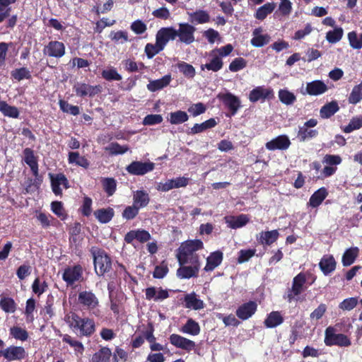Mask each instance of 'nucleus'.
Returning <instances> with one entry per match:
<instances>
[{
  "instance_id": "f257e3e1",
  "label": "nucleus",
  "mask_w": 362,
  "mask_h": 362,
  "mask_svg": "<svg viewBox=\"0 0 362 362\" xmlns=\"http://www.w3.org/2000/svg\"><path fill=\"white\" fill-rule=\"evenodd\" d=\"M64 320L72 331L80 337H90L95 332L93 319L81 317L74 313L65 315Z\"/></svg>"
},
{
  "instance_id": "f03ea898",
  "label": "nucleus",
  "mask_w": 362,
  "mask_h": 362,
  "mask_svg": "<svg viewBox=\"0 0 362 362\" xmlns=\"http://www.w3.org/2000/svg\"><path fill=\"white\" fill-rule=\"evenodd\" d=\"M203 248V243L200 240L186 241L180 246L177 254L179 264L183 265L188 262H197L199 261V256L196 251Z\"/></svg>"
},
{
  "instance_id": "7ed1b4c3",
  "label": "nucleus",
  "mask_w": 362,
  "mask_h": 362,
  "mask_svg": "<svg viewBox=\"0 0 362 362\" xmlns=\"http://www.w3.org/2000/svg\"><path fill=\"white\" fill-rule=\"evenodd\" d=\"M90 252L93 258L94 268L96 274L99 276L104 275L108 272L112 266L110 257L102 249L93 247Z\"/></svg>"
},
{
  "instance_id": "20e7f679",
  "label": "nucleus",
  "mask_w": 362,
  "mask_h": 362,
  "mask_svg": "<svg viewBox=\"0 0 362 362\" xmlns=\"http://www.w3.org/2000/svg\"><path fill=\"white\" fill-rule=\"evenodd\" d=\"M325 343L327 346H349L350 339L343 334H336L333 327H328L325 330Z\"/></svg>"
},
{
  "instance_id": "39448f33",
  "label": "nucleus",
  "mask_w": 362,
  "mask_h": 362,
  "mask_svg": "<svg viewBox=\"0 0 362 362\" xmlns=\"http://www.w3.org/2000/svg\"><path fill=\"white\" fill-rule=\"evenodd\" d=\"M317 124V120L312 118L305 122L303 125L298 127L297 137L300 141L304 142L315 138L318 135V131L313 129Z\"/></svg>"
},
{
  "instance_id": "423d86ee",
  "label": "nucleus",
  "mask_w": 362,
  "mask_h": 362,
  "mask_svg": "<svg viewBox=\"0 0 362 362\" xmlns=\"http://www.w3.org/2000/svg\"><path fill=\"white\" fill-rule=\"evenodd\" d=\"M195 27L187 23H179V28L177 30V37L180 42L185 45H190L194 42Z\"/></svg>"
},
{
  "instance_id": "0eeeda50",
  "label": "nucleus",
  "mask_w": 362,
  "mask_h": 362,
  "mask_svg": "<svg viewBox=\"0 0 362 362\" xmlns=\"http://www.w3.org/2000/svg\"><path fill=\"white\" fill-rule=\"evenodd\" d=\"M155 164L152 162L133 161L127 166L126 170L131 175H144L153 170Z\"/></svg>"
},
{
  "instance_id": "6e6552de",
  "label": "nucleus",
  "mask_w": 362,
  "mask_h": 362,
  "mask_svg": "<svg viewBox=\"0 0 362 362\" xmlns=\"http://www.w3.org/2000/svg\"><path fill=\"white\" fill-rule=\"evenodd\" d=\"M217 97L229 109L232 115H235L241 106L240 98L230 92L221 93Z\"/></svg>"
},
{
  "instance_id": "1a4fd4ad",
  "label": "nucleus",
  "mask_w": 362,
  "mask_h": 362,
  "mask_svg": "<svg viewBox=\"0 0 362 362\" xmlns=\"http://www.w3.org/2000/svg\"><path fill=\"white\" fill-rule=\"evenodd\" d=\"M62 279L69 286L73 285L75 282L81 281L83 279L81 266L74 265L67 267L64 269Z\"/></svg>"
},
{
  "instance_id": "9d476101",
  "label": "nucleus",
  "mask_w": 362,
  "mask_h": 362,
  "mask_svg": "<svg viewBox=\"0 0 362 362\" xmlns=\"http://www.w3.org/2000/svg\"><path fill=\"white\" fill-rule=\"evenodd\" d=\"M274 92L271 88L264 86H257L253 88L249 94V100L252 103L264 101L267 99L273 98Z\"/></svg>"
},
{
  "instance_id": "9b49d317",
  "label": "nucleus",
  "mask_w": 362,
  "mask_h": 362,
  "mask_svg": "<svg viewBox=\"0 0 362 362\" xmlns=\"http://www.w3.org/2000/svg\"><path fill=\"white\" fill-rule=\"evenodd\" d=\"M78 303L83 308L91 310L95 309L99 304L96 296L91 291H83L78 293Z\"/></svg>"
},
{
  "instance_id": "f8f14e48",
  "label": "nucleus",
  "mask_w": 362,
  "mask_h": 362,
  "mask_svg": "<svg viewBox=\"0 0 362 362\" xmlns=\"http://www.w3.org/2000/svg\"><path fill=\"white\" fill-rule=\"evenodd\" d=\"M43 53L49 57L61 58L65 54V46L59 41H50L43 49Z\"/></svg>"
},
{
  "instance_id": "ddd939ff",
  "label": "nucleus",
  "mask_w": 362,
  "mask_h": 362,
  "mask_svg": "<svg viewBox=\"0 0 362 362\" xmlns=\"http://www.w3.org/2000/svg\"><path fill=\"white\" fill-rule=\"evenodd\" d=\"M169 340L174 346L187 351H191L196 346L194 341L176 334H171Z\"/></svg>"
},
{
  "instance_id": "4468645a",
  "label": "nucleus",
  "mask_w": 362,
  "mask_h": 362,
  "mask_svg": "<svg viewBox=\"0 0 362 362\" xmlns=\"http://www.w3.org/2000/svg\"><path fill=\"white\" fill-rule=\"evenodd\" d=\"M51 185L53 192L55 195H62L63 189L69 187V182L63 174H57L55 175L49 174Z\"/></svg>"
},
{
  "instance_id": "2eb2a0df",
  "label": "nucleus",
  "mask_w": 362,
  "mask_h": 362,
  "mask_svg": "<svg viewBox=\"0 0 362 362\" xmlns=\"http://www.w3.org/2000/svg\"><path fill=\"white\" fill-rule=\"evenodd\" d=\"M26 356L23 346H10L4 349V357L8 361H21Z\"/></svg>"
},
{
  "instance_id": "dca6fc26",
  "label": "nucleus",
  "mask_w": 362,
  "mask_h": 362,
  "mask_svg": "<svg viewBox=\"0 0 362 362\" xmlns=\"http://www.w3.org/2000/svg\"><path fill=\"white\" fill-rule=\"evenodd\" d=\"M306 282L305 275L303 273L298 274L293 280L292 288L288 294L289 300L296 296H299L304 291V285Z\"/></svg>"
},
{
  "instance_id": "f3484780",
  "label": "nucleus",
  "mask_w": 362,
  "mask_h": 362,
  "mask_svg": "<svg viewBox=\"0 0 362 362\" xmlns=\"http://www.w3.org/2000/svg\"><path fill=\"white\" fill-rule=\"evenodd\" d=\"M191 264L190 266H182L177 270V276L180 279H189L197 276L200 268L199 262H188Z\"/></svg>"
},
{
  "instance_id": "a211bd4d",
  "label": "nucleus",
  "mask_w": 362,
  "mask_h": 362,
  "mask_svg": "<svg viewBox=\"0 0 362 362\" xmlns=\"http://www.w3.org/2000/svg\"><path fill=\"white\" fill-rule=\"evenodd\" d=\"M291 145V141L286 135H280L268 141L265 146L269 151L286 150Z\"/></svg>"
},
{
  "instance_id": "6ab92c4d",
  "label": "nucleus",
  "mask_w": 362,
  "mask_h": 362,
  "mask_svg": "<svg viewBox=\"0 0 362 362\" xmlns=\"http://www.w3.org/2000/svg\"><path fill=\"white\" fill-rule=\"evenodd\" d=\"M177 37V30L173 27L160 28L156 33V40L162 43L165 47L170 40H174Z\"/></svg>"
},
{
  "instance_id": "aec40b11",
  "label": "nucleus",
  "mask_w": 362,
  "mask_h": 362,
  "mask_svg": "<svg viewBox=\"0 0 362 362\" xmlns=\"http://www.w3.org/2000/svg\"><path fill=\"white\" fill-rule=\"evenodd\" d=\"M327 90V85L322 81H313L306 84L305 91H301L303 95H319Z\"/></svg>"
},
{
  "instance_id": "412c9836",
  "label": "nucleus",
  "mask_w": 362,
  "mask_h": 362,
  "mask_svg": "<svg viewBox=\"0 0 362 362\" xmlns=\"http://www.w3.org/2000/svg\"><path fill=\"white\" fill-rule=\"evenodd\" d=\"M223 62L222 59L219 57L214 50H211L209 53V62L202 65L201 69L204 70L205 69L209 71L214 72L218 71L223 68Z\"/></svg>"
},
{
  "instance_id": "4be33fe9",
  "label": "nucleus",
  "mask_w": 362,
  "mask_h": 362,
  "mask_svg": "<svg viewBox=\"0 0 362 362\" xmlns=\"http://www.w3.org/2000/svg\"><path fill=\"white\" fill-rule=\"evenodd\" d=\"M257 303L249 301L241 305L236 310V315L241 320H245L252 317L257 310Z\"/></svg>"
},
{
  "instance_id": "5701e85b",
  "label": "nucleus",
  "mask_w": 362,
  "mask_h": 362,
  "mask_svg": "<svg viewBox=\"0 0 362 362\" xmlns=\"http://www.w3.org/2000/svg\"><path fill=\"white\" fill-rule=\"evenodd\" d=\"M262 28H257L252 31V38L250 42L253 47H261L269 42L270 36L268 34H262Z\"/></svg>"
},
{
  "instance_id": "b1692460",
  "label": "nucleus",
  "mask_w": 362,
  "mask_h": 362,
  "mask_svg": "<svg viewBox=\"0 0 362 362\" xmlns=\"http://www.w3.org/2000/svg\"><path fill=\"white\" fill-rule=\"evenodd\" d=\"M74 89L76 92V94L80 97H92L100 91L99 87L98 86H93L82 83H76L74 86Z\"/></svg>"
},
{
  "instance_id": "393cba45",
  "label": "nucleus",
  "mask_w": 362,
  "mask_h": 362,
  "mask_svg": "<svg viewBox=\"0 0 362 362\" xmlns=\"http://www.w3.org/2000/svg\"><path fill=\"white\" fill-rule=\"evenodd\" d=\"M172 77L170 74L163 76L156 80H150L146 88L150 92H156L167 87L171 82Z\"/></svg>"
},
{
  "instance_id": "a878e982",
  "label": "nucleus",
  "mask_w": 362,
  "mask_h": 362,
  "mask_svg": "<svg viewBox=\"0 0 362 362\" xmlns=\"http://www.w3.org/2000/svg\"><path fill=\"white\" fill-rule=\"evenodd\" d=\"M225 221L229 228L237 229L245 226L249 222V218L245 214L229 216L225 217Z\"/></svg>"
},
{
  "instance_id": "bb28decb",
  "label": "nucleus",
  "mask_w": 362,
  "mask_h": 362,
  "mask_svg": "<svg viewBox=\"0 0 362 362\" xmlns=\"http://www.w3.org/2000/svg\"><path fill=\"white\" fill-rule=\"evenodd\" d=\"M319 267L322 273L327 276L335 270L336 261L332 255H324L319 263Z\"/></svg>"
},
{
  "instance_id": "cd10ccee",
  "label": "nucleus",
  "mask_w": 362,
  "mask_h": 362,
  "mask_svg": "<svg viewBox=\"0 0 362 362\" xmlns=\"http://www.w3.org/2000/svg\"><path fill=\"white\" fill-rule=\"evenodd\" d=\"M168 291L161 288L150 287L146 289V298L149 300L160 301L168 298Z\"/></svg>"
},
{
  "instance_id": "c85d7f7f",
  "label": "nucleus",
  "mask_w": 362,
  "mask_h": 362,
  "mask_svg": "<svg viewBox=\"0 0 362 362\" xmlns=\"http://www.w3.org/2000/svg\"><path fill=\"white\" fill-rule=\"evenodd\" d=\"M23 154L24 161L30 168L33 175L37 177L38 175V164L33 151L29 148H26L23 151Z\"/></svg>"
},
{
  "instance_id": "c756f323",
  "label": "nucleus",
  "mask_w": 362,
  "mask_h": 362,
  "mask_svg": "<svg viewBox=\"0 0 362 362\" xmlns=\"http://www.w3.org/2000/svg\"><path fill=\"white\" fill-rule=\"evenodd\" d=\"M223 260V253L221 251H215L210 254L206 259V264L204 267L206 272L213 271L219 266Z\"/></svg>"
},
{
  "instance_id": "7c9ffc66",
  "label": "nucleus",
  "mask_w": 362,
  "mask_h": 362,
  "mask_svg": "<svg viewBox=\"0 0 362 362\" xmlns=\"http://www.w3.org/2000/svg\"><path fill=\"white\" fill-rule=\"evenodd\" d=\"M185 305L187 308L195 310L204 308V303L194 293L187 294L185 296Z\"/></svg>"
},
{
  "instance_id": "2f4dec72",
  "label": "nucleus",
  "mask_w": 362,
  "mask_h": 362,
  "mask_svg": "<svg viewBox=\"0 0 362 362\" xmlns=\"http://www.w3.org/2000/svg\"><path fill=\"white\" fill-rule=\"evenodd\" d=\"M189 21L194 24H203L209 21V13L204 10H198L195 12H188Z\"/></svg>"
},
{
  "instance_id": "473e14b6",
  "label": "nucleus",
  "mask_w": 362,
  "mask_h": 362,
  "mask_svg": "<svg viewBox=\"0 0 362 362\" xmlns=\"http://www.w3.org/2000/svg\"><path fill=\"white\" fill-rule=\"evenodd\" d=\"M279 233L277 230L261 232L257 235L258 241L262 245H269L274 243L279 238Z\"/></svg>"
},
{
  "instance_id": "72a5a7b5",
  "label": "nucleus",
  "mask_w": 362,
  "mask_h": 362,
  "mask_svg": "<svg viewBox=\"0 0 362 362\" xmlns=\"http://www.w3.org/2000/svg\"><path fill=\"white\" fill-rule=\"evenodd\" d=\"M217 124L214 118H211L201 124H195L188 132L189 134H196L206 131L208 129L214 127Z\"/></svg>"
},
{
  "instance_id": "f704fd0d",
  "label": "nucleus",
  "mask_w": 362,
  "mask_h": 362,
  "mask_svg": "<svg viewBox=\"0 0 362 362\" xmlns=\"http://www.w3.org/2000/svg\"><path fill=\"white\" fill-rule=\"evenodd\" d=\"M180 331L187 334L197 336L200 333V326L198 322L192 318L187 320V322L182 327Z\"/></svg>"
},
{
  "instance_id": "c9c22d12",
  "label": "nucleus",
  "mask_w": 362,
  "mask_h": 362,
  "mask_svg": "<svg viewBox=\"0 0 362 362\" xmlns=\"http://www.w3.org/2000/svg\"><path fill=\"white\" fill-rule=\"evenodd\" d=\"M327 196V189L325 187H322L315 192L314 194L310 197L308 204L313 208L317 207L322 204Z\"/></svg>"
},
{
  "instance_id": "e433bc0d",
  "label": "nucleus",
  "mask_w": 362,
  "mask_h": 362,
  "mask_svg": "<svg viewBox=\"0 0 362 362\" xmlns=\"http://www.w3.org/2000/svg\"><path fill=\"white\" fill-rule=\"evenodd\" d=\"M68 160L71 164H75L76 165L86 169L88 168L90 165L89 161L84 156H81L78 152H69Z\"/></svg>"
},
{
  "instance_id": "4c0bfd02",
  "label": "nucleus",
  "mask_w": 362,
  "mask_h": 362,
  "mask_svg": "<svg viewBox=\"0 0 362 362\" xmlns=\"http://www.w3.org/2000/svg\"><path fill=\"white\" fill-rule=\"evenodd\" d=\"M284 321L281 314L277 311L270 313L264 320V325L268 328H274L280 325Z\"/></svg>"
},
{
  "instance_id": "58836bf2",
  "label": "nucleus",
  "mask_w": 362,
  "mask_h": 362,
  "mask_svg": "<svg viewBox=\"0 0 362 362\" xmlns=\"http://www.w3.org/2000/svg\"><path fill=\"white\" fill-rule=\"evenodd\" d=\"M359 249L357 247L347 249L342 256V264L347 267L352 264L358 255Z\"/></svg>"
},
{
  "instance_id": "ea45409f",
  "label": "nucleus",
  "mask_w": 362,
  "mask_h": 362,
  "mask_svg": "<svg viewBox=\"0 0 362 362\" xmlns=\"http://www.w3.org/2000/svg\"><path fill=\"white\" fill-rule=\"evenodd\" d=\"M276 4L273 2L271 3H267L264 4L263 6L258 8L257 10L255 17L258 20H264L266 18V17L272 13L274 10L275 9Z\"/></svg>"
},
{
  "instance_id": "a19ab883",
  "label": "nucleus",
  "mask_w": 362,
  "mask_h": 362,
  "mask_svg": "<svg viewBox=\"0 0 362 362\" xmlns=\"http://www.w3.org/2000/svg\"><path fill=\"white\" fill-rule=\"evenodd\" d=\"M165 46L159 41L156 40L155 44L147 43L145 46L144 52L148 59H152L154 56L163 50Z\"/></svg>"
},
{
  "instance_id": "79ce46f5",
  "label": "nucleus",
  "mask_w": 362,
  "mask_h": 362,
  "mask_svg": "<svg viewBox=\"0 0 362 362\" xmlns=\"http://www.w3.org/2000/svg\"><path fill=\"white\" fill-rule=\"evenodd\" d=\"M96 218L102 223H107L111 221L114 216V210L112 208L101 209L94 212Z\"/></svg>"
},
{
  "instance_id": "37998d69",
  "label": "nucleus",
  "mask_w": 362,
  "mask_h": 362,
  "mask_svg": "<svg viewBox=\"0 0 362 362\" xmlns=\"http://www.w3.org/2000/svg\"><path fill=\"white\" fill-rule=\"evenodd\" d=\"M339 110V105L336 101H332L320 109V114L322 118H329L331 116L334 115Z\"/></svg>"
},
{
  "instance_id": "c03bdc74",
  "label": "nucleus",
  "mask_w": 362,
  "mask_h": 362,
  "mask_svg": "<svg viewBox=\"0 0 362 362\" xmlns=\"http://www.w3.org/2000/svg\"><path fill=\"white\" fill-rule=\"evenodd\" d=\"M0 112L6 117L18 118L19 111L17 107L9 105L6 102L0 100Z\"/></svg>"
},
{
  "instance_id": "a18cd8bd",
  "label": "nucleus",
  "mask_w": 362,
  "mask_h": 362,
  "mask_svg": "<svg viewBox=\"0 0 362 362\" xmlns=\"http://www.w3.org/2000/svg\"><path fill=\"white\" fill-rule=\"evenodd\" d=\"M111 356V350L103 347L93 355L91 362H109Z\"/></svg>"
},
{
  "instance_id": "49530a36",
  "label": "nucleus",
  "mask_w": 362,
  "mask_h": 362,
  "mask_svg": "<svg viewBox=\"0 0 362 362\" xmlns=\"http://www.w3.org/2000/svg\"><path fill=\"white\" fill-rule=\"evenodd\" d=\"M149 202L148 193L142 190L136 191L134 194V204L139 209L146 206Z\"/></svg>"
},
{
  "instance_id": "de8ad7c7",
  "label": "nucleus",
  "mask_w": 362,
  "mask_h": 362,
  "mask_svg": "<svg viewBox=\"0 0 362 362\" xmlns=\"http://www.w3.org/2000/svg\"><path fill=\"white\" fill-rule=\"evenodd\" d=\"M189 116L187 112L177 110L170 114L169 121L172 124H179L187 122Z\"/></svg>"
},
{
  "instance_id": "09e8293b",
  "label": "nucleus",
  "mask_w": 362,
  "mask_h": 362,
  "mask_svg": "<svg viewBox=\"0 0 362 362\" xmlns=\"http://www.w3.org/2000/svg\"><path fill=\"white\" fill-rule=\"evenodd\" d=\"M129 150L128 146H122L117 142H112L105 147V151H108L111 155H122Z\"/></svg>"
},
{
  "instance_id": "8fccbe9b",
  "label": "nucleus",
  "mask_w": 362,
  "mask_h": 362,
  "mask_svg": "<svg viewBox=\"0 0 362 362\" xmlns=\"http://www.w3.org/2000/svg\"><path fill=\"white\" fill-rule=\"evenodd\" d=\"M278 95L279 100L286 105H292L296 100V95L287 89H281Z\"/></svg>"
},
{
  "instance_id": "3c124183",
  "label": "nucleus",
  "mask_w": 362,
  "mask_h": 362,
  "mask_svg": "<svg viewBox=\"0 0 362 362\" xmlns=\"http://www.w3.org/2000/svg\"><path fill=\"white\" fill-rule=\"evenodd\" d=\"M344 30L340 27H337L332 30H329L326 34V40L332 44L340 41L343 37Z\"/></svg>"
},
{
  "instance_id": "603ef678",
  "label": "nucleus",
  "mask_w": 362,
  "mask_h": 362,
  "mask_svg": "<svg viewBox=\"0 0 362 362\" xmlns=\"http://www.w3.org/2000/svg\"><path fill=\"white\" fill-rule=\"evenodd\" d=\"M10 335L17 340L25 341L28 338V332L18 326H14L9 329Z\"/></svg>"
},
{
  "instance_id": "864d4df0",
  "label": "nucleus",
  "mask_w": 362,
  "mask_h": 362,
  "mask_svg": "<svg viewBox=\"0 0 362 362\" xmlns=\"http://www.w3.org/2000/svg\"><path fill=\"white\" fill-rule=\"evenodd\" d=\"M347 37L349 45L353 49L362 48V33L358 35L355 31H351L348 33Z\"/></svg>"
},
{
  "instance_id": "5fc2aeb1",
  "label": "nucleus",
  "mask_w": 362,
  "mask_h": 362,
  "mask_svg": "<svg viewBox=\"0 0 362 362\" xmlns=\"http://www.w3.org/2000/svg\"><path fill=\"white\" fill-rule=\"evenodd\" d=\"M177 66L185 77L192 78L195 76V69L191 64L180 62L177 63Z\"/></svg>"
},
{
  "instance_id": "6e6d98bb",
  "label": "nucleus",
  "mask_w": 362,
  "mask_h": 362,
  "mask_svg": "<svg viewBox=\"0 0 362 362\" xmlns=\"http://www.w3.org/2000/svg\"><path fill=\"white\" fill-rule=\"evenodd\" d=\"M362 100V82L355 86L349 97V102L356 105Z\"/></svg>"
},
{
  "instance_id": "4d7b16f0",
  "label": "nucleus",
  "mask_w": 362,
  "mask_h": 362,
  "mask_svg": "<svg viewBox=\"0 0 362 362\" xmlns=\"http://www.w3.org/2000/svg\"><path fill=\"white\" fill-rule=\"evenodd\" d=\"M63 341L69 344L71 347H73L76 354L81 355L83 354L84 346L79 341L75 340L71 336L66 334L63 337Z\"/></svg>"
},
{
  "instance_id": "13d9d810",
  "label": "nucleus",
  "mask_w": 362,
  "mask_h": 362,
  "mask_svg": "<svg viewBox=\"0 0 362 362\" xmlns=\"http://www.w3.org/2000/svg\"><path fill=\"white\" fill-rule=\"evenodd\" d=\"M59 105L60 110L66 113H69L72 115H78L80 113V110L78 106L72 105L69 104L67 101L60 100L59 101Z\"/></svg>"
},
{
  "instance_id": "bf43d9fd",
  "label": "nucleus",
  "mask_w": 362,
  "mask_h": 362,
  "mask_svg": "<svg viewBox=\"0 0 362 362\" xmlns=\"http://www.w3.org/2000/svg\"><path fill=\"white\" fill-rule=\"evenodd\" d=\"M362 127V116L353 117L348 125H346L343 131L344 132L349 134L354 130L359 129Z\"/></svg>"
},
{
  "instance_id": "052dcab7",
  "label": "nucleus",
  "mask_w": 362,
  "mask_h": 362,
  "mask_svg": "<svg viewBox=\"0 0 362 362\" xmlns=\"http://www.w3.org/2000/svg\"><path fill=\"white\" fill-rule=\"evenodd\" d=\"M247 66V61L243 57H237L234 59L229 64V70L232 72H238Z\"/></svg>"
},
{
  "instance_id": "680f3d73",
  "label": "nucleus",
  "mask_w": 362,
  "mask_h": 362,
  "mask_svg": "<svg viewBox=\"0 0 362 362\" xmlns=\"http://www.w3.org/2000/svg\"><path fill=\"white\" fill-rule=\"evenodd\" d=\"M102 184L105 192L108 196H112L116 190V181L113 178H104L102 180Z\"/></svg>"
},
{
  "instance_id": "e2e57ef3",
  "label": "nucleus",
  "mask_w": 362,
  "mask_h": 362,
  "mask_svg": "<svg viewBox=\"0 0 362 362\" xmlns=\"http://www.w3.org/2000/svg\"><path fill=\"white\" fill-rule=\"evenodd\" d=\"M102 76L107 81H120L122 78L116 69L113 67L103 70L102 71Z\"/></svg>"
},
{
  "instance_id": "0e129e2a",
  "label": "nucleus",
  "mask_w": 362,
  "mask_h": 362,
  "mask_svg": "<svg viewBox=\"0 0 362 362\" xmlns=\"http://www.w3.org/2000/svg\"><path fill=\"white\" fill-rule=\"evenodd\" d=\"M12 77L20 81L24 78L28 79L31 77L30 71L25 67L16 69L11 71Z\"/></svg>"
},
{
  "instance_id": "69168bd1",
  "label": "nucleus",
  "mask_w": 362,
  "mask_h": 362,
  "mask_svg": "<svg viewBox=\"0 0 362 362\" xmlns=\"http://www.w3.org/2000/svg\"><path fill=\"white\" fill-rule=\"evenodd\" d=\"M35 309V300L33 298L28 299L25 310L27 322H33L34 320L33 312Z\"/></svg>"
},
{
  "instance_id": "338daca9",
  "label": "nucleus",
  "mask_w": 362,
  "mask_h": 362,
  "mask_svg": "<svg viewBox=\"0 0 362 362\" xmlns=\"http://www.w3.org/2000/svg\"><path fill=\"white\" fill-rule=\"evenodd\" d=\"M36 218L38 221L40 223L41 226L44 228H47L51 225H52V221H54V218L49 215L46 214L42 212L37 213Z\"/></svg>"
},
{
  "instance_id": "774afa93",
  "label": "nucleus",
  "mask_w": 362,
  "mask_h": 362,
  "mask_svg": "<svg viewBox=\"0 0 362 362\" xmlns=\"http://www.w3.org/2000/svg\"><path fill=\"white\" fill-rule=\"evenodd\" d=\"M0 306L6 313H13L16 309L14 300L10 298H3L0 300Z\"/></svg>"
}]
</instances>
